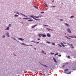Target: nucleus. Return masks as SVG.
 Returning <instances> with one entry per match:
<instances>
[{
  "instance_id": "nucleus-1",
  "label": "nucleus",
  "mask_w": 76,
  "mask_h": 76,
  "mask_svg": "<svg viewBox=\"0 0 76 76\" xmlns=\"http://www.w3.org/2000/svg\"><path fill=\"white\" fill-rule=\"evenodd\" d=\"M67 71H69V69H66L64 70L65 73H66V74H70L71 73V72H67Z\"/></svg>"
},
{
  "instance_id": "nucleus-2",
  "label": "nucleus",
  "mask_w": 76,
  "mask_h": 76,
  "mask_svg": "<svg viewBox=\"0 0 76 76\" xmlns=\"http://www.w3.org/2000/svg\"><path fill=\"white\" fill-rule=\"evenodd\" d=\"M66 31H67L68 32L70 33V34L72 33V32H71V30H70V29L69 28H68L67 29Z\"/></svg>"
},
{
  "instance_id": "nucleus-3",
  "label": "nucleus",
  "mask_w": 76,
  "mask_h": 76,
  "mask_svg": "<svg viewBox=\"0 0 76 76\" xmlns=\"http://www.w3.org/2000/svg\"><path fill=\"white\" fill-rule=\"evenodd\" d=\"M28 16H29V17H32V18H33L34 19H35V20H37V19L34 18V17L32 15H29Z\"/></svg>"
},
{
  "instance_id": "nucleus-4",
  "label": "nucleus",
  "mask_w": 76,
  "mask_h": 76,
  "mask_svg": "<svg viewBox=\"0 0 76 76\" xmlns=\"http://www.w3.org/2000/svg\"><path fill=\"white\" fill-rule=\"evenodd\" d=\"M69 37H70V38H76V36H69Z\"/></svg>"
},
{
  "instance_id": "nucleus-5",
  "label": "nucleus",
  "mask_w": 76,
  "mask_h": 76,
  "mask_svg": "<svg viewBox=\"0 0 76 76\" xmlns=\"http://www.w3.org/2000/svg\"><path fill=\"white\" fill-rule=\"evenodd\" d=\"M20 15H22V16H24V17H28V16H27V15H25L23 14V13H20Z\"/></svg>"
},
{
  "instance_id": "nucleus-6",
  "label": "nucleus",
  "mask_w": 76,
  "mask_h": 76,
  "mask_svg": "<svg viewBox=\"0 0 76 76\" xmlns=\"http://www.w3.org/2000/svg\"><path fill=\"white\" fill-rule=\"evenodd\" d=\"M47 35L48 37H49V38H50L51 37V35L50 34H47Z\"/></svg>"
},
{
  "instance_id": "nucleus-7",
  "label": "nucleus",
  "mask_w": 76,
  "mask_h": 76,
  "mask_svg": "<svg viewBox=\"0 0 76 76\" xmlns=\"http://www.w3.org/2000/svg\"><path fill=\"white\" fill-rule=\"evenodd\" d=\"M64 24V25H65L67 27L69 26H70V25L69 24H68L67 23H65Z\"/></svg>"
},
{
  "instance_id": "nucleus-8",
  "label": "nucleus",
  "mask_w": 76,
  "mask_h": 76,
  "mask_svg": "<svg viewBox=\"0 0 76 76\" xmlns=\"http://www.w3.org/2000/svg\"><path fill=\"white\" fill-rule=\"evenodd\" d=\"M37 25H36L34 26H31V28H35V26H37Z\"/></svg>"
},
{
  "instance_id": "nucleus-9",
  "label": "nucleus",
  "mask_w": 76,
  "mask_h": 76,
  "mask_svg": "<svg viewBox=\"0 0 76 76\" xmlns=\"http://www.w3.org/2000/svg\"><path fill=\"white\" fill-rule=\"evenodd\" d=\"M42 37H43L44 38L45 37H47V35H46L45 34H44L43 35H42Z\"/></svg>"
},
{
  "instance_id": "nucleus-10",
  "label": "nucleus",
  "mask_w": 76,
  "mask_h": 76,
  "mask_svg": "<svg viewBox=\"0 0 76 76\" xmlns=\"http://www.w3.org/2000/svg\"><path fill=\"white\" fill-rule=\"evenodd\" d=\"M38 35H39V37H41L42 35V34H39Z\"/></svg>"
},
{
  "instance_id": "nucleus-11",
  "label": "nucleus",
  "mask_w": 76,
  "mask_h": 76,
  "mask_svg": "<svg viewBox=\"0 0 76 76\" xmlns=\"http://www.w3.org/2000/svg\"><path fill=\"white\" fill-rule=\"evenodd\" d=\"M7 35L8 37H10V36L9 35V33H7Z\"/></svg>"
},
{
  "instance_id": "nucleus-12",
  "label": "nucleus",
  "mask_w": 76,
  "mask_h": 76,
  "mask_svg": "<svg viewBox=\"0 0 76 76\" xmlns=\"http://www.w3.org/2000/svg\"><path fill=\"white\" fill-rule=\"evenodd\" d=\"M53 60L56 63H57V61L56 60V59L53 58Z\"/></svg>"
},
{
  "instance_id": "nucleus-13",
  "label": "nucleus",
  "mask_w": 76,
  "mask_h": 76,
  "mask_svg": "<svg viewBox=\"0 0 76 76\" xmlns=\"http://www.w3.org/2000/svg\"><path fill=\"white\" fill-rule=\"evenodd\" d=\"M18 39L19 40H24V39L21 38H18Z\"/></svg>"
},
{
  "instance_id": "nucleus-14",
  "label": "nucleus",
  "mask_w": 76,
  "mask_h": 76,
  "mask_svg": "<svg viewBox=\"0 0 76 76\" xmlns=\"http://www.w3.org/2000/svg\"><path fill=\"white\" fill-rule=\"evenodd\" d=\"M22 45H27L25 43H20Z\"/></svg>"
},
{
  "instance_id": "nucleus-15",
  "label": "nucleus",
  "mask_w": 76,
  "mask_h": 76,
  "mask_svg": "<svg viewBox=\"0 0 76 76\" xmlns=\"http://www.w3.org/2000/svg\"><path fill=\"white\" fill-rule=\"evenodd\" d=\"M65 37H66V38H67V39H71V38L68 37H67V36H65Z\"/></svg>"
},
{
  "instance_id": "nucleus-16",
  "label": "nucleus",
  "mask_w": 76,
  "mask_h": 76,
  "mask_svg": "<svg viewBox=\"0 0 76 76\" xmlns=\"http://www.w3.org/2000/svg\"><path fill=\"white\" fill-rule=\"evenodd\" d=\"M14 16L15 17H18L19 16V15H17L16 14H15L14 15Z\"/></svg>"
},
{
  "instance_id": "nucleus-17",
  "label": "nucleus",
  "mask_w": 76,
  "mask_h": 76,
  "mask_svg": "<svg viewBox=\"0 0 76 76\" xmlns=\"http://www.w3.org/2000/svg\"><path fill=\"white\" fill-rule=\"evenodd\" d=\"M46 29H47L48 31H53V30H51L49 28H46Z\"/></svg>"
},
{
  "instance_id": "nucleus-18",
  "label": "nucleus",
  "mask_w": 76,
  "mask_h": 76,
  "mask_svg": "<svg viewBox=\"0 0 76 76\" xmlns=\"http://www.w3.org/2000/svg\"><path fill=\"white\" fill-rule=\"evenodd\" d=\"M33 20H28V21H29V22H32V21H33Z\"/></svg>"
},
{
  "instance_id": "nucleus-19",
  "label": "nucleus",
  "mask_w": 76,
  "mask_h": 76,
  "mask_svg": "<svg viewBox=\"0 0 76 76\" xmlns=\"http://www.w3.org/2000/svg\"><path fill=\"white\" fill-rule=\"evenodd\" d=\"M42 66H44L45 67H48V66L45 65H44V64H42Z\"/></svg>"
},
{
  "instance_id": "nucleus-20",
  "label": "nucleus",
  "mask_w": 76,
  "mask_h": 76,
  "mask_svg": "<svg viewBox=\"0 0 76 76\" xmlns=\"http://www.w3.org/2000/svg\"><path fill=\"white\" fill-rule=\"evenodd\" d=\"M26 46H28L29 47H33V46L32 45H27Z\"/></svg>"
},
{
  "instance_id": "nucleus-21",
  "label": "nucleus",
  "mask_w": 76,
  "mask_h": 76,
  "mask_svg": "<svg viewBox=\"0 0 76 76\" xmlns=\"http://www.w3.org/2000/svg\"><path fill=\"white\" fill-rule=\"evenodd\" d=\"M58 45L60 47H62V46L60 44H58Z\"/></svg>"
},
{
  "instance_id": "nucleus-22",
  "label": "nucleus",
  "mask_w": 76,
  "mask_h": 76,
  "mask_svg": "<svg viewBox=\"0 0 76 76\" xmlns=\"http://www.w3.org/2000/svg\"><path fill=\"white\" fill-rule=\"evenodd\" d=\"M73 17H74V16H72L70 17V19H72Z\"/></svg>"
},
{
  "instance_id": "nucleus-23",
  "label": "nucleus",
  "mask_w": 76,
  "mask_h": 76,
  "mask_svg": "<svg viewBox=\"0 0 76 76\" xmlns=\"http://www.w3.org/2000/svg\"><path fill=\"white\" fill-rule=\"evenodd\" d=\"M46 43H47L48 44H50V42H48V41H47L46 42Z\"/></svg>"
},
{
  "instance_id": "nucleus-24",
  "label": "nucleus",
  "mask_w": 76,
  "mask_h": 76,
  "mask_svg": "<svg viewBox=\"0 0 76 76\" xmlns=\"http://www.w3.org/2000/svg\"><path fill=\"white\" fill-rule=\"evenodd\" d=\"M34 7H35V8H36L37 9H38V7L37 6H35Z\"/></svg>"
},
{
  "instance_id": "nucleus-25",
  "label": "nucleus",
  "mask_w": 76,
  "mask_h": 76,
  "mask_svg": "<svg viewBox=\"0 0 76 76\" xmlns=\"http://www.w3.org/2000/svg\"><path fill=\"white\" fill-rule=\"evenodd\" d=\"M9 27H7V28L6 29V30H9Z\"/></svg>"
},
{
  "instance_id": "nucleus-26",
  "label": "nucleus",
  "mask_w": 76,
  "mask_h": 76,
  "mask_svg": "<svg viewBox=\"0 0 76 76\" xmlns=\"http://www.w3.org/2000/svg\"><path fill=\"white\" fill-rule=\"evenodd\" d=\"M52 45H55L56 44H55V43L53 42L52 43Z\"/></svg>"
},
{
  "instance_id": "nucleus-27",
  "label": "nucleus",
  "mask_w": 76,
  "mask_h": 76,
  "mask_svg": "<svg viewBox=\"0 0 76 76\" xmlns=\"http://www.w3.org/2000/svg\"><path fill=\"white\" fill-rule=\"evenodd\" d=\"M23 19H28V18H23Z\"/></svg>"
},
{
  "instance_id": "nucleus-28",
  "label": "nucleus",
  "mask_w": 76,
  "mask_h": 76,
  "mask_svg": "<svg viewBox=\"0 0 76 76\" xmlns=\"http://www.w3.org/2000/svg\"><path fill=\"white\" fill-rule=\"evenodd\" d=\"M19 20H22V18H21L20 17H19L18 18Z\"/></svg>"
},
{
  "instance_id": "nucleus-29",
  "label": "nucleus",
  "mask_w": 76,
  "mask_h": 76,
  "mask_svg": "<svg viewBox=\"0 0 76 76\" xmlns=\"http://www.w3.org/2000/svg\"><path fill=\"white\" fill-rule=\"evenodd\" d=\"M43 26H48V25H45Z\"/></svg>"
},
{
  "instance_id": "nucleus-30",
  "label": "nucleus",
  "mask_w": 76,
  "mask_h": 76,
  "mask_svg": "<svg viewBox=\"0 0 76 76\" xmlns=\"http://www.w3.org/2000/svg\"><path fill=\"white\" fill-rule=\"evenodd\" d=\"M34 17H35V18H39V17H38V16H37V17L34 16Z\"/></svg>"
},
{
  "instance_id": "nucleus-31",
  "label": "nucleus",
  "mask_w": 76,
  "mask_h": 76,
  "mask_svg": "<svg viewBox=\"0 0 76 76\" xmlns=\"http://www.w3.org/2000/svg\"><path fill=\"white\" fill-rule=\"evenodd\" d=\"M2 37L3 38H5V35H4Z\"/></svg>"
},
{
  "instance_id": "nucleus-32",
  "label": "nucleus",
  "mask_w": 76,
  "mask_h": 76,
  "mask_svg": "<svg viewBox=\"0 0 76 76\" xmlns=\"http://www.w3.org/2000/svg\"><path fill=\"white\" fill-rule=\"evenodd\" d=\"M58 53H56L55 54V56H57V55H58Z\"/></svg>"
},
{
  "instance_id": "nucleus-33",
  "label": "nucleus",
  "mask_w": 76,
  "mask_h": 76,
  "mask_svg": "<svg viewBox=\"0 0 76 76\" xmlns=\"http://www.w3.org/2000/svg\"><path fill=\"white\" fill-rule=\"evenodd\" d=\"M31 42H34V43H35V42L34 41H31Z\"/></svg>"
},
{
  "instance_id": "nucleus-34",
  "label": "nucleus",
  "mask_w": 76,
  "mask_h": 76,
  "mask_svg": "<svg viewBox=\"0 0 76 76\" xmlns=\"http://www.w3.org/2000/svg\"><path fill=\"white\" fill-rule=\"evenodd\" d=\"M50 54H52V55H53V54H54V53H51Z\"/></svg>"
},
{
  "instance_id": "nucleus-35",
  "label": "nucleus",
  "mask_w": 76,
  "mask_h": 76,
  "mask_svg": "<svg viewBox=\"0 0 76 76\" xmlns=\"http://www.w3.org/2000/svg\"><path fill=\"white\" fill-rule=\"evenodd\" d=\"M8 26H9V27H10L11 26V24H9V25Z\"/></svg>"
},
{
  "instance_id": "nucleus-36",
  "label": "nucleus",
  "mask_w": 76,
  "mask_h": 76,
  "mask_svg": "<svg viewBox=\"0 0 76 76\" xmlns=\"http://www.w3.org/2000/svg\"><path fill=\"white\" fill-rule=\"evenodd\" d=\"M17 14H18L19 15H20V14H19V12H17Z\"/></svg>"
},
{
  "instance_id": "nucleus-37",
  "label": "nucleus",
  "mask_w": 76,
  "mask_h": 76,
  "mask_svg": "<svg viewBox=\"0 0 76 76\" xmlns=\"http://www.w3.org/2000/svg\"><path fill=\"white\" fill-rule=\"evenodd\" d=\"M45 7H48V6H47V4H45Z\"/></svg>"
},
{
  "instance_id": "nucleus-38",
  "label": "nucleus",
  "mask_w": 76,
  "mask_h": 76,
  "mask_svg": "<svg viewBox=\"0 0 76 76\" xmlns=\"http://www.w3.org/2000/svg\"><path fill=\"white\" fill-rule=\"evenodd\" d=\"M42 17V15H39V16H38V17Z\"/></svg>"
},
{
  "instance_id": "nucleus-39",
  "label": "nucleus",
  "mask_w": 76,
  "mask_h": 76,
  "mask_svg": "<svg viewBox=\"0 0 76 76\" xmlns=\"http://www.w3.org/2000/svg\"><path fill=\"white\" fill-rule=\"evenodd\" d=\"M59 20H61V21H63V20L61 19H59Z\"/></svg>"
},
{
  "instance_id": "nucleus-40",
  "label": "nucleus",
  "mask_w": 76,
  "mask_h": 76,
  "mask_svg": "<svg viewBox=\"0 0 76 76\" xmlns=\"http://www.w3.org/2000/svg\"><path fill=\"white\" fill-rule=\"evenodd\" d=\"M11 38H13L15 40H16V39H15V38H13V37H12Z\"/></svg>"
},
{
  "instance_id": "nucleus-41",
  "label": "nucleus",
  "mask_w": 76,
  "mask_h": 76,
  "mask_svg": "<svg viewBox=\"0 0 76 76\" xmlns=\"http://www.w3.org/2000/svg\"><path fill=\"white\" fill-rule=\"evenodd\" d=\"M58 57H61V55H58Z\"/></svg>"
},
{
  "instance_id": "nucleus-42",
  "label": "nucleus",
  "mask_w": 76,
  "mask_h": 76,
  "mask_svg": "<svg viewBox=\"0 0 76 76\" xmlns=\"http://www.w3.org/2000/svg\"><path fill=\"white\" fill-rule=\"evenodd\" d=\"M70 43H68V45H69V46H70Z\"/></svg>"
},
{
  "instance_id": "nucleus-43",
  "label": "nucleus",
  "mask_w": 76,
  "mask_h": 76,
  "mask_svg": "<svg viewBox=\"0 0 76 76\" xmlns=\"http://www.w3.org/2000/svg\"><path fill=\"white\" fill-rule=\"evenodd\" d=\"M61 45H63V43H62V42H61Z\"/></svg>"
},
{
  "instance_id": "nucleus-44",
  "label": "nucleus",
  "mask_w": 76,
  "mask_h": 76,
  "mask_svg": "<svg viewBox=\"0 0 76 76\" xmlns=\"http://www.w3.org/2000/svg\"><path fill=\"white\" fill-rule=\"evenodd\" d=\"M35 43H36V44H39V42H35Z\"/></svg>"
},
{
  "instance_id": "nucleus-45",
  "label": "nucleus",
  "mask_w": 76,
  "mask_h": 76,
  "mask_svg": "<svg viewBox=\"0 0 76 76\" xmlns=\"http://www.w3.org/2000/svg\"><path fill=\"white\" fill-rule=\"evenodd\" d=\"M67 58H70V56H67Z\"/></svg>"
},
{
  "instance_id": "nucleus-46",
  "label": "nucleus",
  "mask_w": 76,
  "mask_h": 76,
  "mask_svg": "<svg viewBox=\"0 0 76 76\" xmlns=\"http://www.w3.org/2000/svg\"><path fill=\"white\" fill-rule=\"evenodd\" d=\"M65 65H63L62 67L63 68L64 67H65Z\"/></svg>"
},
{
  "instance_id": "nucleus-47",
  "label": "nucleus",
  "mask_w": 76,
  "mask_h": 76,
  "mask_svg": "<svg viewBox=\"0 0 76 76\" xmlns=\"http://www.w3.org/2000/svg\"><path fill=\"white\" fill-rule=\"evenodd\" d=\"M44 12H41V13H44Z\"/></svg>"
},
{
  "instance_id": "nucleus-48",
  "label": "nucleus",
  "mask_w": 76,
  "mask_h": 76,
  "mask_svg": "<svg viewBox=\"0 0 76 76\" xmlns=\"http://www.w3.org/2000/svg\"><path fill=\"white\" fill-rule=\"evenodd\" d=\"M62 47H64L65 46H64V44H63V45H62Z\"/></svg>"
},
{
  "instance_id": "nucleus-49",
  "label": "nucleus",
  "mask_w": 76,
  "mask_h": 76,
  "mask_svg": "<svg viewBox=\"0 0 76 76\" xmlns=\"http://www.w3.org/2000/svg\"><path fill=\"white\" fill-rule=\"evenodd\" d=\"M42 52L43 53H44V51L43 50H42Z\"/></svg>"
},
{
  "instance_id": "nucleus-50",
  "label": "nucleus",
  "mask_w": 76,
  "mask_h": 76,
  "mask_svg": "<svg viewBox=\"0 0 76 76\" xmlns=\"http://www.w3.org/2000/svg\"><path fill=\"white\" fill-rule=\"evenodd\" d=\"M74 48V47L73 46H72V47H71L72 48Z\"/></svg>"
},
{
  "instance_id": "nucleus-51",
  "label": "nucleus",
  "mask_w": 76,
  "mask_h": 76,
  "mask_svg": "<svg viewBox=\"0 0 76 76\" xmlns=\"http://www.w3.org/2000/svg\"><path fill=\"white\" fill-rule=\"evenodd\" d=\"M28 18V19H32V18Z\"/></svg>"
},
{
  "instance_id": "nucleus-52",
  "label": "nucleus",
  "mask_w": 76,
  "mask_h": 76,
  "mask_svg": "<svg viewBox=\"0 0 76 76\" xmlns=\"http://www.w3.org/2000/svg\"><path fill=\"white\" fill-rule=\"evenodd\" d=\"M38 39V40H40V39H39V38H38V39Z\"/></svg>"
},
{
  "instance_id": "nucleus-53",
  "label": "nucleus",
  "mask_w": 76,
  "mask_h": 76,
  "mask_svg": "<svg viewBox=\"0 0 76 76\" xmlns=\"http://www.w3.org/2000/svg\"><path fill=\"white\" fill-rule=\"evenodd\" d=\"M71 46H72L73 45L72 44H71L70 45Z\"/></svg>"
},
{
  "instance_id": "nucleus-54",
  "label": "nucleus",
  "mask_w": 76,
  "mask_h": 76,
  "mask_svg": "<svg viewBox=\"0 0 76 76\" xmlns=\"http://www.w3.org/2000/svg\"><path fill=\"white\" fill-rule=\"evenodd\" d=\"M37 20H40V19H37Z\"/></svg>"
},
{
  "instance_id": "nucleus-55",
  "label": "nucleus",
  "mask_w": 76,
  "mask_h": 76,
  "mask_svg": "<svg viewBox=\"0 0 76 76\" xmlns=\"http://www.w3.org/2000/svg\"><path fill=\"white\" fill-rule=\"evenodd\" d=\"M52 7H56V6H52Z\"/></svg>"
},
{
  "instance_id": "nucleus-56",
  "label": "nucleus",
  "mask_w": 76,
  "mask_h": 76,
  "mask_svg": "<svg viewBox=\"0 0 76 76\" xmlns=\"http://www.w3.org/2000/svg\"><path fill=\"white\" fill-rule=\"evenodd\" d=\"M15 13H16V14H17V12H15Z\"/></svg>"
},
{
  "instance_id": "nucleus-57",
  "label": "nucleus",
  "mask_w": 76,
  "mask_h": 76,
  "mask_svg": "<svg viewBox=\"0 0 76 76\" xmlns=\"http://www.w3.org/2000/svg\"><path fill=\"white\" fill-rule=\"evenodd\" d=\"M15 13H16V14H17V12H15Z\"/></svg>"
},
{
  "instance_id": "nucleus-58",
  "label": "nucleus",
  "mask_w": 76,
  "mask_h": 76,
  "mask_svg": "<svg viewBox=\"0 0 76 76\" xmlns=\"http://www.w3.org/2000/svg\"><path fill=\"white\" fill-rule=\"evenodd\" d=\"M64 44H66V43H65V42H64Z\"/></svg>"
},
{
  "instance_id": "nucleus-59",
  "label": "nucleus",
  "mask_w": 76,
  "mask_h": 76,
  "mask_svg": "<svg viewBox=\"0 0 76 76\" xmlns=\"http://www.w3.org/2000/svg\"><path fill=\"white\" fill-rule=\"evenodd\" d=\"M52 2H53V1H54V0L52 1Z\"/></svg>"
},
{
  "instance_id": "nucleus-60",
  "label": "nucleus",
  "mask_w": 76,
  "mask_h": 76,
  "mask_svg": "<svg viewBox=\"0 0 76 76\" xmlns=\"http://www.w3.org/2000/svg\"><path fill=\"white\" fill-rule=\"evenodd\" d=\"M66 64H68V62H67V63H66Z\"/></svg>"
},
{
  "instance_id": "nucleus-61",
  "label": "nucleus",
  "mask_w": 76,
  "mask_h": 76,
  "mask_svg": "<svg viewBox=\"0 0 76 76\" xmlns=\"http://www.w3.org/2000/svg\"><path fill=\"white\" fill-rule=\"evenodd\" d=\"M65 34H66V33H65Z\"/></svg>"
},
{
  "instance_id": "nucleus-62",
  "label": "nucleus",
  "mask_w": 76,
  "mask_h": 76,
  "mask_svg": "<svg viewBox=\"0 0 76 76\" xmlns=\"http://www.w3.org/2000/svg\"><path fill=\"white\" fill-rule=\"evenodd\" d=\"M66 46H67V45H66Z\"/></svg>"
},
{
  "instance_id": "nucleus-63",
  "label": "nucleus",
  "mask_w": 76,
  "mask_h": 76,
  "mask_svg": "<svg viewBox=\"0 0 76 76\" xmlns=\"http://www.w3.org/2000/svg\"><path fill=\"white\" fill-rule=\"evenodd\" d=\"M14 56H15V55H14Z\"/></svg>"
},
{
  "instance_id": "nucleus-64",
  "label": "nucleus",
  "mask_w": 76,
  "mask_h": 76,
  "mask_svg": "<svg viewBox=\"0 0 76 76\" xmlns=\"http://www.w3.org/2000/svg\"><path fill=\"white\" fill-rule=\"evenodd\" d=\"M14 56H15V55H14Z\"/></svg>"
}]
</instances>
